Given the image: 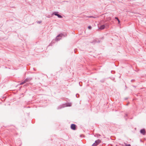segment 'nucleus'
Here are the masks:
<instances>
[{"mask_svg":"<svg viewBox=\"0 0 146 146\" xmlns=\"http://www.w3.org/2000/svg\"><path fill=\"white\" fill-rule=\"evenodd\" d=\"M101 142V140L100 139H98L95 141V143H94L92 145V146H96L98 145L100 142Z\"/></svg>","mask_w":146,"mask_h":146,"instance_id":"f257e3e1","label":"nucleus"},{"mask_svg":"<svg viewBox=\"0 0 146 146\" xmlns=\"http://www.w3.org/2000/svg\"><path fill=\"white\" fill-rule=\"evenodd\" d=\"M63 35L62 34H59L56 37V39L57 40H59L60 39V38H59V37H61Z\"/></svg>","mask_w":146,"mask_h":146,"instance_id":"f03ea898","label":"nucleus"},{"mask_svg":"<svg viewBox=\"0 0 146 146\" xmlns=\"http://www.w3.org/2000/svg\"><path fill=\"white\" fill-rule=\"evenodd\" d=\"M71 128L73 130H75L76 129V125L74 124H72L71 126Z\"/></svg>","mask_w":146,"mask_h":146,"instance_id":"7ed1b4c3","label":"nucleus"},{"mask_svg":"<svg viewBox=\"0 0 146 146\" xmlns=\"http://www.w3.org/2000/svg\"><path fill=\"white\" fill-rule=\"evenodd\" d=\"M140 132L141 133L144 135L145 133V129H142L140 130Z\"/></svg>","mask_w":146,"mask_h":146,"instance_id":"20e7f679","label":"nucleus"},{"mask_svg":"<svg viewBox=\"0 0 146 146\" xmlns=\"http://www.w3.org/2000/svg\"><path fill=\"white\" fill-rule=\"evenodd\" d=\"M55 15L57 16L58 17L60 18H62V17L59 14L56 13H54Z\"/></svg>","mask_w":146,"mask_h":146,"instance_id":"39448f33","label":"nucleus"},{"mask_svg":"<svg viewBox=\"0 0 146 146\" xmlns=\"http://www.w3.org/2000/svg\"><path fill=\"white\" fill-rule=\"evenodd\" d=\"M105 26L104 25H102L99 28V29L102 30L105 28Z\"/></svg>","mask_w":146,"mask_h":146,"instance_id":"423d86ee","label":"nucleus"},{"mask_svg":"<svg viewBox=\"0 0 146 146\" xmlns=\"http://www.w3.org/2000/svg\"><path fill=\"white\" fill-rule=\"evenodd\" d=\"M25 83V82H24V81H23V82L20 83L19 85H22Z\"/></svg>","mask_w":146,"mask_h":146,"instance_id":"0eeeda50","label":"nucleus"},{"mask_svg":"<svg viewBox=\"0 0 146 146\" xmlns=\"http://www.w3.org/2000/svg\"><path fill=\"white\" fill-rule=\"evenodd\" d=\"M28 81V80L27 79H26L24 81V82H25V83L26 82H27Z\"/></svg>","mask_w":146,"mask_h":146,"instance_id":"6e6552de","label":"nucleus"},{"mask_svg":"<svg viewBox=\"0 0 146 146\" xmlns=\"http://www.w3.org/2000/svg\"><path fill=\"white\" fill-rule=\"evenodd\" d=\"M88 28L89 29H91V27L90 26H88Z\"/></svg>","mask_w":146,"mask_h":146,"instance_id":"1a4fd4ad","label":"nucleus"},{"mask_svg":"<svg viewBox=\"0 0 146 146\" xmlns=\"http://www.w3.org/2000/svg\"><path fill=\"white\" fill-rule=\"evenodd\" d=\"M125 146H131L129 144L127 145L126 144H125Z\"/></svg>","mask_w":146,"mask_h":146,"instance_id":"9d476101","label":"nucleus"},{"mask_svg":"<svg viewBox=\"0 0 146 146\" xmlns=\"http://www.w3.org/2000/svg\"><path fill=\"white\" fill-rule=\"evenodd\" d=\"M115 19H117V20H118L119 19L117 17H115Z\"/></svg>","mask_w":146,"mask_h":146,"instance_id":"9b49d317","label":"nucleus"},{"mask_svg":"<svg viewBox=\"0 0 146 146\" xmlns=\"http://www.w3.org/2000/svg\"><path fill=\"white\" fill-rule=\"evenodd\" d=\"M118 22V23H120V21L118 19V20H117Z\"/></svg>","mask_w":146,"mask_h":146,"instance_id":"f8f14e48","label":"nucleus"},{"mask_svg":"<svg viewBox=\"0 0 146 146\" xmlns=\"http://www.w3.org/2000/svg\"><path fill=\"white\" fill-rule=\"evenodd\" d=\"M68 106H71V105H69Z\"/></svg>","mask_w":146,"mask_h":146,"instance_id":"ddd939ff","label":"nucleus"}]
</instances>
